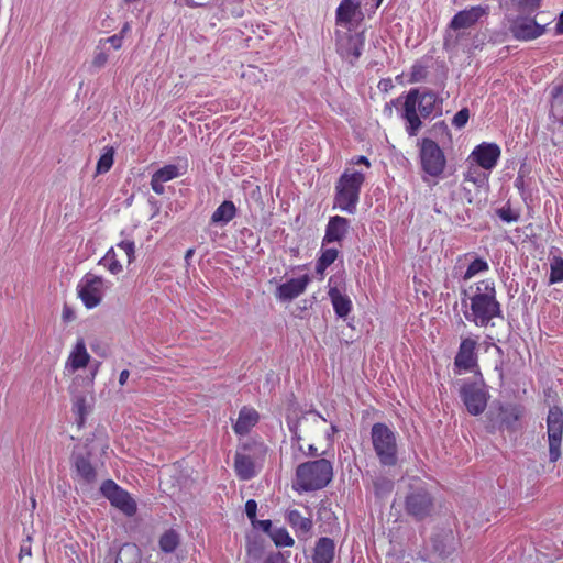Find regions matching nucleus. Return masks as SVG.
Masks as SVG:
<instances>
[{
    "label": "nucleus",
    "mask_w": 563,
    "mask_h": 563,
    "mask_svg": "<svg viewBox=\"0 0 563 563\" xmlns=\"http://www.w3.org/2000/svg\"><path fill=\"white\" fill-rule=\"evenodd\" d=\"M256 511H257V504L254 499H249L245 503V512L246 516L250 518V520L254 521L256 518Z\"/></svg>",
    "instance_id": "nucleus-50"
},
{
    "label": "nucleus",
    "mask_w": 563,
    "mask_h": 563,
    "mask_svg": "<svg viewBox=\"0 0 563 563\" xmlns=\"http://www.w3.org/2000/svg\"><path fill=\"white\" fill-rule=\"evenodd\" d=\"M71 317H73V312L70 310H68V309H64V311H63V319L67 321V320H70Z\"/></svg>",
    "instance_id": "nucleus-61"
},
{
    "label": "nucleus",
    "mask_w": 563,
    "mask_h": 563,
    "mask_svg": "<svg viewBox=\"0 0 563 563\" xmlns=\"http://www.w3.org/2000/svg\"><path fill=\"white\" fill-rule=\"evenodd\" d=\"M181 175L183 173L177 165H165L152 175L151 188L156 195H163L165 192L164 183L173 180Z\"/></svg>",
    "instance_id": "nucleus-21"
},
{
    "label": "nucleus",
    "mask_w": 563,
    "mask_h": 563,
    "mask_svg": "<svg viewBox=\"0 0 563 563\" xmlns=\"http://www.w3.org/2000/svg\"><path fill=\"white\" fill-rule=\"evenodd\" d=\"M350 221L341 216L330 217L325 227V233L322 240V245L341 242L347 234Z\"/></svg>",
    "instance_id": "nucleus-19"
},
{
    "label": "nucleus",
    "mask_w": 563,
    "mask_h": 563,
    "mask_svg": "<svg viewBox=\"0 0 563 563\" xmlns=\"http://www.w3.org/2000/svg\"><path fill=\"white\" fill-rule=\"evenodd\" d=\"M468 184L463 183V187L460 188V200L467 201L470 205H473L472 208H467L465 213L467 216V219L474 218L478 213V203H477V197L481 189L475 190L474 187L468 188Z\"/></svg>",
    "instance_id": "nucleus-31"
},
{
    "label": "nucleus",
    "mask_w": 563,
    "mask_h": 563,
    "mask_svg": "<svg viewBox=\"0 0 563 563\" xmlns=\"http://www.w3.org/2000/svg\"><path fill=\"white\" fill-rule=\"evenodd\" d=\"M365 46L364 33L349 34L338 44L339 54L349 63L354 64L362 55Z\"/></svg>",
    "instance_id": "nucleus-16"
},
{
    "label": "nucleus",
    "mask_w": 563,
    "mask_h": 563,
    "mask_svg": "<svg viewBox=\"0 0 563 563\" xmlns=\"http://www.w3.org/2000/svg\"><path fill=\"white\" fill-rule=\"evenodd\" d=\"M460 396L470 415L478 416L485 411L490 395L479 371L472 380L463 382Z\"/></svg>",
    "instance_id": "nucleus-7"
},
{
    "label": "nucleus",
    "mask_w": 563,
    "mask_h": 563,
    "mask_svg": "<svg viewBox=\"0 0 563 563\" xmlns=\"http://www.w3.org/2000/svg\"><path fill=\"white\" fill-rule=\"evenodd\" d=\"M333 478V465L327 459L301 463L296 468L294 488L297 492H313L328 486Z\"/></svg>",
    "instance_id": "nucleus-3"
},
{
    "label": "nucleus",
    "mask_w": 563,
    "mask_h": 563,
    "mask_svg": "<svg viewBox=\"0 0 563 563\" xmlns=\"http://www.w3.org/2000/svg\"><path fill=\"white\" fill-rule=\"evenodd\" d=\"M114 163V150L113 147H107L106 152L100 156L97 162L96 172L97 174H106L109 172Z\"/></svg>",
    "instance_id": "nucleus-41"
},
{
    "label": "nucleus",
    "mask_w": 563,
    "mask_h": 563,
    "mask_svg": "<svg viewBox=\"0 0 563 563\" xmlns=\"http://www.w3.org/2000/svg\"><path fill=\"white\" fill-rule=\"evenodd\" d=\"M563 282V258L555 257L551 263V273L549 283L558 284Z\"/></svg>",
    "instance_id": "nucleus-43"
},
{
    "label": "nucleus",
    "mask_w": 563,
    "mask_h": 563,
    "mask_svg": "<svg viewBox=\"0 0 563 563\" xmlns=\"http://www.w3.org/2000/svg\"><path fill=\"white\" fill-rule=\"evenodd\" d=\"M464 260L468 261L466 271L463 274V279L468 280L476 275L484 274L489 271L488 262L476 254H465Z\"/></svg>",
    "instance_id": "nucleus-28"
},
{
    "label": "nucleus",
    "mask_w": 563,
    "mask_h": 563,
    "mask_svg": "<svg viewBox=\"0 0 563 563\" xmlns=\"http://www.w3.org/2000/svg\"><path fill=\"white\" fill-rule=\"evenodd\" d=\"M263 563H287V560L280 552H274L267 555Z\"/></svg>",
    "instance_id": "nucleus-51"
},
{
    "label": "nucleus",
    "mask_w": 563,
    "mask_h": 563,
    "mask_svg": "<svg viewBox=\"0 0 563 563\" xmlns=\"http://www.w3.org/2000/svg\"><path fill=\"white\" fill-rule=\"evenodd\" d=\"M307 421L306 417H301L298 419L295 423L289 424V430L292 433L294 439L297 441V444L299 446V450L305 452L308 455L316 456L318 455V450L313 444H309L307 448V451H305L301 441L303 440V437L301 434V426Z\"/></svg>",
    "instance_id": "nucleus-33"
},
{
    "label": "nucleus",
    "mask_w": 563,
    "mask_h": 563,
    "mask_svg": "<svg viewBox=\"0 0 563 563\" xmlns=\"http://www.w3.org/2000/svg\"><path fill=\"white\" fill-rule=\"evenodd\" d=\"M394 88L393 80L390 78H383L378 82V89L383 92H388Z\"/></svg>",
    "instance_id": "nucleus-52"
},
{
    "label": "nucleus",
    "mask_w": 563,
    "mask_h": 563,
    "mask_svg": "<svg viewBox=\"0 0 563 563\" xmlns=\"http://www.w3.org/2000/svg\"><path fill=\"white\" fill-rule=\"evenodd\" d=\"M68 391L71 399V411L77 426L81 428L95 406V388L84 387V385L76 384V382L71 380Z\"/></svg>",
    "instance_id": "nucleus-8"
},
{
    "label": "nucleus",
    "mask_w": 563,
    "mask_h": 563,
    "mask_svg": "<svg viewBox=\"0 0 563 563\" xmlns=\"http://www.w3.org/2000/svg\"><path fill=\"white\" fill-rule=\"evenodd\" d=\"M271 538L276 547H292L295 540L285 528H278L272 531Z\"/></svg>",
    "instance_id": "nucleus-42"
},
{
    "label": "nucleus",
    "mask_w": 563,
    "mask_h": 563,
    "mask_svg": "<svg viewBox=\"0 0 563 563\" xmlns=\"http://www.w3.org/2000/svg\"><path fill=\"white\" fill-rule=\"evenodd\" d=\"M75 468L84 482L91 484L96 481L97 472L88 457L84 455L76 456Z\"/></svg>",
    "instance_id": "nucleus-30"
},
{
    "label": "nucleus",
    "mask_w": 563,
    "mask_h": 563,
    "mask_svg": "<svg viewBox=\"0 0 563 563\" xmlns=\"http://www.w3.org/2000/svg\"><path fill=\"white\" fill-rule=\"evenodd\" d=\"M515 187L518 188L519 190L523 189V177L521 175H518L517 178L515 179Z\"/></svg>",
    "instance_id": "nucleus-60"
},
{
    "label": "nucleus",
    "mask_w": 563,
    "mask_h": 563,
    "mask_svg": "<svg viewBox=\"0 0 563 563\" xmlns=\"http://www.w3.org/2000/svg\"><path fill=\"white\" fill-rule=\"evenodd\" d=\"M428 75V68L420 62H417L412 65L411 71L409 75V82H420L427 78Z\"/></svg>",
    "instance_id": "nucleus-45"
},
{
    "label": "nucleus",
    "mask_w": 563,
    "mask_h": 563,
    "mask_svg": "<svg viewBox=\"0 0 563 563\" xmlns=\"http://www.w3.org/2000/svg\"><path fill=\"white\" fill-rule=\"evenodd\" d=\"M552 98L555 99V100H560L561 102H563V86L562 85H559V86H555L553 89H552Z\"/></svg>",
    "instance_id": "nucleus-55"
},
{
    "label": "nucleus",
    "mask_w": 563,
    "mask_h": 563,
    "mask_svg": "<svg viewBox=\"0 0 563 563\" xmlns=\"http://www.w3.org/2000/svg\"><path fill=\"white\" fill-rule=\"evenodd\" d=\"M371 439L379 463L384 466H395L398 457L396 433L385 423H374L371 430Z\"/></svg>",
    "instance_id": "nucleus-6"
},
{
    "label": "nucleus",
    "mask_w": 563,
    "mask_h": 563,
    "mask_svg": "<svg viewBox=\"0 0 563 563\" xmlns=\"http://www.w3.org/2000/svg\"><path fill=\"white\" fill-rule=\"evenodd\" d=\"M99 366L100 362H97L93 368L90 371L89 376L82 377L80 375H77L73 378V382H76V384L84 385V387L87 386L89 388H95V379L98 374Z\"/></svg>",
    "instance_id": "nucleus-46"
},
{
    "label": "nucleus",
    "mask_w": 563,
    "mask_h": 563,
    "mask_svg": "<svg viewBox=\"0 0 563 563\" xmlns=\"http://www.w3.org/2000/svg\"><path fill=\"white\" fill-rule=\"evenodd\" d=\"M339 251L334 247L322 249L319 258L317 260L316 271L322 275L324 271L335 262Z\"/></svg>",
    "instance_id": "nucleus-36"
},
{
    "label": "nucleus",
    "mask_w": 563,
    "mask_h": 563,
    "mask_svg": "<svg viewBox=\"0 0 563 563\" xmlns=\"http://www.w3.org/2000/svg\"><path fill=\"white\" fill-rule=\"evenodd\" d=\"M547 433L549 441L550 462H556L561 453V443L563 438V409L552 406L547 416Z\"/></svg>",
    "instance_id": "nucleus-10"
},
{
    "label": "nucleus",
    "mask_w": 563,
    "mask_h": 563,
    "mask_svg": "<svg viewBox=\"0 0 563 563\" xmlns=\"http://www.w3.org/2000/svg\"><path fill=\"white\" fill-rule=\"evenodd\" d=\"M236 214V207L231 200L223 201L212 213L211 223L227 224Z\"/></svg>",
    "instance_id": "nucleus-29"
},
{
    "label": "nucleus",
    "mask_w": 563,
    "mask_h": 563,
    "mask_svg": "<svg viewBox=\"0 0 563 563\" xmlns=\"http://www.w3.org/2000/svg\"><path fill=\"white\" fill-rule=\"evenodd\" d=\"M451 122L453 125H457V122H459V119H457V113H455L452 119H451Z\"/></svg>",
    "instance_id": "nucleus-64"
},
{
    "label": "nucleus",
    "mask_w": 563,
    "mask_h": 563,
    "mask_svg": "<svg viewBox=\"0 0 563 563\" xmlns=\"http://www.w3.org/2000/svg\"><path fill=\"white\" fill-rule=\"evenodd\" d=\"M364 183L365 175L363 173L346 168L335 183L333 208L354 214Z\"/></svg>",
    "instance_id": "nucleus-4"
},
{
    "label": "nucleus",
    "mask_w": 563,
    "mask_h": 563,
    "mask_svg": "<svg viewBox=\"0 0 563 563\" xmlns=\"http://www.w3.org/2000/svg\"><path fill=\"white\" fill-rule=\"evenodd\" d=\"M180 544V536L175 529L166 530L158 540V545L162 552L173 553Z\"/></svg>",
    "instance_id": "nucleus-32"
},
{
    "label": "nucleus",
    "mask_w": 563,
    "mask_h": 563,
    "mask_svg": "<svg viewBox=\"0 0 563 563\" xmlns=\"http://www.w3.org/2000/svg\"><path fill=\"white\" fill-rule=\"evenodd\" d=\"M109 43L114 49H120L123 44V35L122 34H114L110 37L100 40L99 44Z\"/></svg>",
    "instance_id": "nucleus-49"
},
{
    "label": "nucleus",
    "mask_w": 563,
    "mask_h": 563,
    "mask_svg": "<svg viewBox=\"0 0 563 563\" xmlns=\"http://www.w3.org/2000/svg\"><path fill=\"white\" fill-rule=\"evenodd\" d=\"M117 247L123 252L126 264H131L135 260V244L133 241L123 240L117 244Z\"/></svg>",
    "instance_id": "nucleus-44"
},
{
    "label": "nucleus",
    "mask_w": 563,
    "mask_h": 563,
    "mask_svg": "<svg viewBox=\"0 0 563 563\" xmlns=\"http://www.w3.org/2000/svg\"><path fill=\"white\" fill-rule=\"evenodd\" d=\"M260 416L254 408L243 407L240 412L236 422L233 426V430L239 435H244L258 422Z\"/></svg>",
    "instance_id": "nucleus-24"
},
{
    "label": "nucleus",
    "mask_w": 563,
    "mask_h": 563,
    "mask_svg": "<svg viewBox=\"0 0 563 563\" xmlns=\"http://www.w3.org/2000/svg\"><path fill=\"white\" fill-rule=\"evenodd\" d=\"M90 360L91 356L87 351L84 338H78L65 362V372L68 374H75L79 369L86 368Z\"/></svg>",
    "instance_id": "nucleus-17"
},
{
    "label": "nucleus",
    "mask_w": 563,
    "mask_h": 563,
    "mask_svg": "<svg viewBox=\"0 0 563 563\" xmlns=\"http://www.w3.org/2000/svg\"><path fill=\"white\" fill-rule=\"evenodd\" d=\"M108 62V54L97 47V52L92 58V66L96 68H102Z\"/></svg>",
    "instance_id": "nucleus-48"
},
{
    "label": "nucleus",
    "mask_w": 563,
    "mask_h": 563,
    "mask_svg": "<svg viewBox=\"0 0 563 563\" xmlns=\"http://www.w3.org/2000/svg\"><path fill=\"white\" fill-rule=\"evenodd\" d=\"M140 550L134 544H123L115 558L114 563H139Z\"/></svg>",
    "instance_id": "nucleus-34"
},
{
    "label": "nucleus",
    "mask_w": 563,
    "mask_h": 563,
    "mask_svg": "<svg viewBox=\"0 0 563 563\" xmlns=\"http://www.w3.org/2000/svg\"><path fill=\"white\" fill-rule=\"evenodd\" d=\"M352 163L353 164H363L367 168L371 167V162L368 161V158L366 156H363V155L352 158Z\"/></svg>",
    "instance_id": "nucleus-56"
},
{
    "label": "nucleus",
    "mask_w": 563,
    "mask_h": 563,
    "mask_svg": "<svg viewBox=\"0 0 563 563\" xmlns=\"http://www.w3.org/2000/svg\"><path fill=\"white\" fill-rule=\"evenodd\" d=\"M547 25L537 23L533 18L517 16L510 23L509 31L514 38L518 41H532L545 33Z\"/></svg>",
    "instance_id": "nucleus-14"
},
{
    "label": "nucleus",
    "mask_w": 563,
    "mask_h": 563,
    "mask_svg": "<svg viewBox=\"0 0 563 563\" xmlns=\"http://www.w3.org/2000/svg\"><path fill=\"white\" fill-rule=\"evenodd\" d=\"M555 34L556 35L563 34V11L559 15V21L555 25Z\"/></svg>",
    "instance_id": "nucleus-59"
},
{
    "label": "nucleus",
    "mask_w": 563,
    "mask_h": 563,
    "mask_svg": "<svg viewBox=\"0 0 563 563\" xmlns=\"http://www.w3.org/2000/svg\"><path fill=\"white\" fill-rule=\"evenodd\" d=\"M402 99L401 118L406 121V132L409 136L418 134L422 126L421 118L428 119L442 111V100L431 91H421L413 88L405 96L391 100V103H399Z\"/></svg>",
    "instance_id": "nucleus-2"
},
{
    "label": "nucleus",
    "mask_w": 563,
    "mask_h": 563,
    "mask_svg": "<svg viewBox=\"0 0 563 563\" xmlns=\"http://www.w3.org/2000/svg\"><path fill=\"white\" fill-rule=\"evenodd\" d=\"M489 178V172L482 169L479 166L468 164L467 170L464 173V184H470L475 190L484 188Z\"/></svg>",
    "instance_id": "nucleus-27"
},
{
    "label": "nucleus",
    "mask_w": 563,
    "mask_h": 563,
    "mask_svg": "<svg viewBox=\"0 0 563 563\" xmlns=\"http://www.w3.org/2000/svg\"><path fill=\"white\" fill-rule=\"evenodd\" d=\"M420 163L422 170L433 177L441 175L445 168L446 159L437 142L424 137L420 141Z\"/></svg>",
    "instance_id": "nucleus-9"
},
{
    "label": "nucleus",
    "mask_w": 563,
    "mask_h": 563,
    "mask_svg": "<svg viewBox=\"0 0 563 563\" xmlns=\"http://www.w3.org/2000/svg\"><path fill=\"white\" fill-rule=\"evenodd\" d=\"M457 13L451 19L446 35L444 37V48L448 52H453L457 47Z\"/></svg>",
    "instance_id": "nucleus-39"
},
{
    "label": "nucleus",
    "mask_w": 563,
    "mask_h": 563,
    "mask_svg": "<svg viewBox=\"0 0 563 563\" xmlns=\"http://www.w3.org/2000/svg\"><path fill=\"white\" fill-rule=\"evenodd\" d=\"M405 507L406 511L410 516L417 519H423L430 515L433 507V500L427 490L419 489L407 496Z\"/></svg>",
    "instance_id": "nucleus-15"
},
{
    "label": "nucleus",
    "mask_w": 563,
    "mask_h": 563,
    "mask_svg": "<svg viewBox=\"0 0 563 563\" xmlns=\"http://www.w3.org/2000/svg\"><path fill=\"white\" fill-rule=\"evenodd\" d=\"M286 520L298 538L308 536L313 528L311 517H303L297 509L287 510Z\"/></svg>",
    "instance_id": "nucleus-23"
},
{
    "label": "nucleus",
    "mask_w": 563,
    "mask_h": 563,
    "mask_svg": "<svg viewBox=\"0 0 563 563\" xmlns=\"http://www.w3.org/2000/svg\"><path fill=\"white\" fill-rule=\"evenodd\" d=\"M328 295L331 299L334 312L340 318H345L352 310V301L346 295H342L336 287H330Z\"/></svg>",
    "instance_id": "nucleus-26"
},
{
    "label": "nucleus",
    "mask_w": 563,
    "mask_h": 563,
    "mask_svg": "<svg viewBox=\"0 0 563 563\" xmlns=\"http://www.w3.org/2000/svg\"><path fill=\"white\" fill-rule=\"evenodd\" d=\"M100 264L103 265L113 275H118L123 271V264L113 247H111L100 260Z\"/></svg>",
    "instance_id": "nucleus-35"
},
{
    "label": "nucleus",
    "mask_w": 563,
    "mask_h": 563,
    "mask_svg": "<svg viewBox=\"0 0 563 563\" xmlns=\"http://www.w3.org/2000/svg\"><path fill=\"white\" fill-rule=\"evenodd\" d=\"M334 556V541L328 537L320 538L313 549L312 563H333Z\"/></svg>",
    "instance_id": "nucleus-22"
},
{
    "label": "nucleus",
    "mask_w": 563,
    "mask_h": 563,
    "mask_svg": "<svg viewBox=\"0 0 563 563\" xmlns=\"http://www.w3.org/2000/svg\"><path fill=\"white\" fill-rule=\"evenodd\" d=\"M78 297L87 309L97 307L102 300L103 278L93 274H86L78 287Z\"/></svg>",
    "instance_id": "nucleus-12"
},
{
    "label": "nucleus",
    "mask_w": 563,
    "mask_h": 563,
    "mask_svg": "<svg viewBox=\"0 0 563 563\" xmlns=\"http://www.w3.org/2000/svg\"><path fill=\"white\" fill-rule=\"evenodd\" d=\"M267 454V446L257 443H247L236 451L234 455V472L240 481H250L257 475V467L262 466Z\"/></svg>",
    "instance_id": "nucleus-5"
},
{
    "label": "nucleus",
    "mask_w": 563,
    "mask_h": 563,
    "mask_svg": "<svg viewBox=\"0 0 563 563\" xmlns=\"http://www.w3.org/2000/svg\"><path fill=\"white\" fill-rule=\"evenodd\" d=\"M501 150L496 143L483 142L475 146L466 159L467 164H475L489 173L497 166Z\"/></svg>",
    "instance_id": "nucleus-13"
},
{
    "label": "nucleus",
    "mask_w": 563,
    "mask_h": 563,
    "mask_svg": "<svg viewBox=\"0 0 563 563\" xmlns=\"http://www.w3.org/2000/svg\"><path fill=\"white\" fill-rule=\"evenodd\" d=\"M31 555H32V550H31L30 542L23 543L20 548L19 559L22 560L24 556H31Z\"/></svg>",
    "instance_id": "nucleus-53"
},
{
    "label": "nucleus",
    "mask_w": 563,
    "mask_h": 563,
    "mask_svg": "<svg viewBox=\"0 0 563 563\" xmlns=\"http://www.w3.org/2000/svg\"><path fill=\"white\" fill-rule=\"evenodd\" d=\"M310 280L307 274L298 278H291L278 286L276 295L280 300H292L305 292Z\"/></svg>",
    "instance_id": "nucleus-20"
},
{
    "label": "nucleus",
    "mask_w": 563,
    "mask_h": 563,
    "mask_svg": "<svg viewBox=\"0 0 563 563\" xmlns=\"http://www.w3.org/2000/svg\"><path fill=\"white\" fill-rule=\"evenodd\" d=\"M100 492L110 501L111 506L119 509L125 516L132 517L136 514V501L128 490L123 489L114 481H104L100 486Z\"/></svg>",
    "instance_id": "nucleus-11"
},
{
    "label": "nucleus",
    "mask_w": 563,
    "mask_h": 563,
    "mask_svg": "<svg viewBox=\"0 0 563 563\" xmlns=\"http://www.w3.org/2000/svg\"><path fill=\"white\" fill-rule=\"evenodd\" d=\"M518 8L526 13H532L540 8L541 0H518Z\"/></svg>",
    "instance_id": "nucleus-47"
},
{
    "label": "nucleus",
    "mask_w": 563,
    "mask_h": 563,
    "mask_svg": "<svg viewBox=\"0 0 563 563\" xmlns=\"http://www.w3.org/2000/svg\"><path fill=\"white\" fill-rule=\"evenodd\" d=\"M356 14H362L361 3L357 0H342L336 9V23L350 24Z\"/></svg>",
    "instance_id": "nucleus-25"
},
{
    "label": "nucleus",
    "mask_w": 563,
    "mask_h": 563,
    "mask_svg": "<svg viewBox=\"0 0 563 563\" xmlns=\"http://www.w3.org/2000/svg\"><path fill=\"white\" fill-rule=\"evenodd\" d=\"M195 253V250L194 249H189L187 250L186 254H185V260L188 261L189 258H191V256L194 255Z\"/></svg>",
    "instance_id": "nucleus-63"
},
{
    "label": "nucleus",
    "mask_w": 563,
    "mask_h": 563,
    "mask_svg": "<svg viewBox=\"0 0 563 563\" xmlns=\"http://www.w3.org/2000/svg\"><path fill=\"white\" fill-rule=\"evenodd\" d=\"M130 377V372L128 369L121 371L119 375V385L124 386Z\"/></svg>",
    "instance_id": "nucleus-58"
},
{
    "label": "nucleus",
    "mask_w": 563,
    "mask_h": 563,
    "mask_svg": "<svg viewBox=\"0 0 563 563\" xmlns=\"http://www.w3.org/2000/svg\"><path fill=\"white\" fill-rule=\"evenodd\" d=\"M470 119V110L467 108L460 109V129L463 128Z\"/></svg>",
    "instance_id": "nucleus-54"
},
{
    "label": "nucleus",
    "mask_w": 563,
    "mask_h": 563,
    "mask_svg": "<svg viewBox=\"0 0 563 563\" xmlns=\"http://www.w3.org/2000/svg\"><path fill=\"white\" fill-rule=\"evenodd\" d=\"M258 526L261 527V529L266 532V533H272L271 532V528H272V521L271 520H260L258 522Z\"/></svg>",
    "instance_id": "nucleus-57"
},
{
    "label": "nucleus",
    "mask_w": 563,
    "mask_h": 563,
    "mask_svg": "<svg viewBox=\"0 0 563 563\" xmlns=\"http://www.w3.org/2000/svg\"><path fill=\"white\" fill-rule=\"evenodd\" d=\"M520 413L517 407L511 405L499 406V422L507 428H511L518 420Z\"/></svg>",
    "instance_id": "nucleus-37"
},
{
    "label": "nucleus",
    "mask_w": 563,
    "mask_h": 563,
    "mask_svg": "<svg viewBox=\"0 0 563 563\" xmlns=\"http://www.w3.org/2000/svg\"><path fill=\"white\" fill-rule=\"evenodd\" d=\"M129 31H130V24L126 22V23L122 26V29H121V31H120V33H119V34H122V35L124 36Z\"/></svg>",
    "instance_id": "nucleus-62"
},
{
    "label": "nucleus",
    "mask_w": 563,
    "mask_h": 563,
    "mask_svg": "<svg viewBox=\"0 0 563 563\" xmlns=\"http://www.w3.org/2000/svg\"><path fill=\"white\" fill-rule=\"evenodd\" d=\"M496 216L506 223L517 222L520 219V211L512 209L509 201L495 210Z\"/></svg>",
    "instance_id": "nucleus-40"
},
{
    "label": "nucleus",
    "mask_w": 563,
    "mask_h": 563,
    "mask_svg": "<svg viewBox=\"0 0 563 563\" xmlns=\"http://www.w3.org/2000/svg\"><path fill=\"white\" fill-rule=\"evenodd\" d=\"M477 341L466 338L460 343V372L467 371L476 375L478 357L476 353Z\"/></svg>",
    "instance_id": "nucleus-18"
},
{
    "label": "nucleus",
    "mask_w": 563,
    "mask_h": 563,
    "mask_svg": "<svg viewBox=\"0 0 563 563\" xmlns=\"http://www.w3.org/2000/svg\"><path fill=\"white\" fill-rule=\"evenodd\" d=\"M463 313L477 327H487L494 318H504L501 305L496 298L495 283L483 279L463 291Z\"/></svg>",
    "instance_id": "nucleus-1"
},
{
    "label": "nucleus",
    "mask_w": 563,
    "mask_h": 563,
    "mask_svg": "<svg viewBox=\"0 0 563 563\" xmlns=\"http://www.w3.org/2000/svg\"><path fill=\"white\" fill-rule=\"evenodd\" d=\"M485 14L482 7H472L470 9L460 10V27L471 26Z\"/></svg>",
    "instance_id": "nucleus-38"
}]
</instances>
